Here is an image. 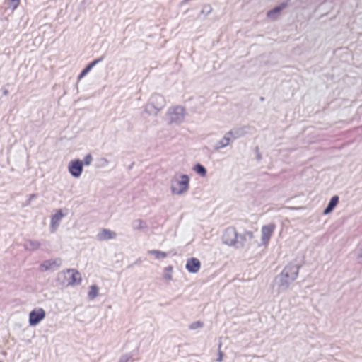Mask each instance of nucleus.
I'll list each match as a JSON object with an SVG mask.
<instances>
[{"instance_id":"2eb2a0df","label":"nucleus","mask_w":362,"mask_h":362,"mask_svg":"<svg viewBox=\"0 0 362 362\" xmlns=\"http://www.w3.org/2000/svg\"><path fill=\"white\" fill-rule=\"evenodd\" d=\"M117 233L115 231L110 230V229L103 228L97 235L98 240L104 241L115 238Z\"/></svg>"},{"instance_id":"f257e3e1","label":"nucleus","mask_w":362,"mask_h":362,"mask_svg":"<svg viewBox=\"0 0 362 362\" xmlns=\"http://www.w3.org/2000/svg\"><path fill=\"white\" fill-rule=\"evenodd\" d=\"M300 266L290 263L274 279L279 293L286 291L290 285L297 279Z\"/></svg>"},{"instance_id":"f704fd0d","label":"nucleus","mask_w":362,"mask_h":362,"mask_svg":"<svg viewBox=\"0 0 362 362\" xmlns=\"http://www.w3.org/2000/svg\"><path fill=\"white\" fill-rule=\"evenodd\" d=\"M3 94L4 95H7L8 94V90L7 89H5L3 90Z\"/></svg>"},{"instance_id":"20e7f679","label":"nucleus","mask_w":362,"mask_h":362,"mask_svg":"<svg viewBox=\"0 0 362 362\" xmlns=\"http://www.w3.org/2000/svg\"><path fill=\"white\" fill-rule=\"evenodd\" d=\"M169 124H179L184 121L185 109L180 105L170 107L168 110Z\"/></svg>"},{"instance_id":"e433bc0d","label":"nucleus","mask_w":362,"mask_h":362,"mask_svg":"<svg viewBox=\"0 0 362 362\" xmlns=\"http://www.w3.org/2000/svg\"><path fill=\"white\" fill-rule=\"evenodd\" d=\"M190 1V0H183V1H182V4H186V3H187L188 1Z\"/></svg>"},{"instance_id":"5701e85b","label":"nucleus","mask_w":362,"mask_h":362,"mask_svg":"<svg viewBox=\"0 0 362 362\" xmlns=\"http://www.w3.org/2000/svg\"><path fill=\"white\" fill-rule=\"evenodd\" d=\"M193 170L199 175H200L202 177H205L206 175V173H207V171H206V168L200 164V163H197L196 164L194 168H193Z\"/></svg>"},{"instance_id":"412c9836","label":"nucleus","mask_w":362,"mask_h":362,"mask_svg":"<svg viewBox=\"0 0 362 362\" xmlns=\"http://www.w3.org/2000/svg\"><path fill=\"white\" fill-rule=\"evenodd\" d=\"M132 226L134 230H144L148 228L146 223L141 219L134 220L132 222Z\"/></svg>"},{"instance_id":"39448f33","label":"nucleus","mask_w":362,"mask_h":362,"mask_svg":"<svg viewBox=\"0 0 362 362\" xmlns=\"http://www.w3.org/2000/svg\"><path fill=\"white\" fill-rule=\"evenodd\" d=\"M238 237V233L236 231L235 228L228 227L227 228L222 236L223 243L229 246H233L235 247L236 238Z\"/></svg>"},{"instance_id":"b1692460","label":"nucleus","mask_w":362,"mask_h":362,"mask_svg":"<svg viewBox=\"0 0 362 362\" xmlns=\"http://www.w3.org/2000/svg\"><path fill=\"white\" fill-rule=\"evenodd\" d=\"M98 295V287L96 285H92L90 287L88 296L89 299L93 300Z\"/></svg>"},{"instance_id":"423d86ee","label":"nucleus","mask_w":362,"mask_h":362,"mask_svg":"<svg viewBox=\"0 0 362 362\" xmlns=\"http://www.w3.org/2000/svg\"><path fill=\"white\" fill-rule=\"evenodd\" d=\"M46 316V313L44 309L41 308H35L29 313V325L30 326H36L38 325Z\"/></svg>"},{"instance_id":"393cba45","label":"nucleus","mask_w":362,"mask_h":362,"mask_svg":"<svg viewBox=\"0 0 362 362\" xmlns=\"http://www.w3.org/2000/svg\"><path fill=\"white\" fill-rule=\"evenodd\" d=\"M203 326H204L203 322H202L201 321H196V322L191 323L189 326V328L190 329H196L202 327Z\"/></svg>"},{"instance_id":"0eeeda50","label":"nucleus","mask_w":362,"mask_h":362,"mask_svg":"<svg viewBox=\"0 0 362 362\" xmlns=\"http://www.w3.org/2000/svg\"><path fill=\"white\" fill-rule=\"evenodd\" d=\"M71 274L69 280L68 281L69 286H74V285H79L81 283L82 279L81 275L79 272H78L75 269H67L65 272L60 273L58 274V278L60 277V276H64V274Z\"/></svg>"},{"instance_id":"7ed1b4c3","label":"nucleus","mask_w":362,"mask_h":362,"mask_svg":"<svg viewBox=\"0 0 362 362\" xmlns=\"http://www.w3.org/2000/svg\"><path fill=\"white\" fill-rule=\"evenodd\" d=\"M189 188V177L182 174L174 176L170 181L171 192L174 194L181 195L186 193Z\"/></svg>"},{"instance_id":"f03ea898","label":"nucleus","mask_w":362,"mask_h":362,"mask_svg":"<svg viewBox=\"0 0 362 362\" xmlns=\"http://www.w3.org/2000/svg\"><path fill=\"white\" fill-rule=\"evenodd\" d=\"M165 106L164 97L158 93H153L144 106V112L149 115L156 116Z\"/></svg>"},{"instance_id":"58836bf2","label":"nucleus","mask_w":362,"mask_h":362,"mask_svg":"<svg viewBox=\"0 0 362 362\" xmlns=\"http://www.w3.org/2000/svg\"><path fill=\"white\" fill-rule=\"evenodd\" d=\"M259 100H260V101H262H262H264V98L262 96V97H260Z\"/></svg>"},{"instance_id":"ddd939ff","label":"nucleus","mask_w":362,"mask_h":362,"mask_svg":"<svg viewBox=\"0 0 362 362\" xmlns=\"http://www.w3.org/2000/svg\"><path fill=\"white\" fill-rule=\"evenodd\" d=\"M249 129V126H243L240 127H235L227 132V135L231 137L232 141L245 136L247 133L246 129Z\"/></svg>"},{"instance_id":"1a4fd4ad","label":"nucleus","mask_w":362,"mask_h":362,"mask_svg":"<svg viewBox=\"0 0 362 362\" xmlns=\"http://www.w3.org/2000/svg\"><path fill=\"white\" fill-rule=\"evenodd\" d=\"M62 260L61 258L50 259L45 260L40 264V269L42 271H48L50 269H57L62 265Z\"/></svg>"},{"instance_id":"473e14b6","label":"nucleus","mask_w":362,"mask_h":362,"mask_svg":"<svg viewBox=\"0 0 362 362\" xmlns=\"http://www.w3.org/2000/svg\"><path fill=\"white\" fill-rule=\"evenodd\" d=\"M173 267L172 266H168L167 267L165 268V272H173Z\"/></svg>"},{"instance_id":"dca6fc26","label":"nucleus","mask_w":362,"mask_h":362,"mask_svg":"<svg viewBox=\"0 0 362 362\" xmlns=\"http://www.w3.org/2000/svg\"><path fill=\"white\" fill-rule=\"evenodd\" d=\"M105 58V56L103 55L102 57L93 60L90 63H89L80 73V74L78 76V79L81 80L82 78H83L85 76H86L88 72L98 63L102 62Z\"/></svg>"},{"instance_id":"f8f14e48","label":"nucleus","mask_w":362,"mask_h":362,"mask_svg":"<svg viewBox=\"0 0 362 362\" xmlns=\"http://www.w3.org/2000/svg\"><path fill=\"white\" fill-rule=\"evenodd\" d=\"M185 267L189 273L195 274L200 269L201 262L197 258L191 257L187 260Z\"/></svg>"},{"instance_id":"cd10ccee","label":"nucleus","mask_w":362,"mask_h":362,"mask_svg":"<svg viewBox=\"0 0 362 362\" xmlns=\"http://www.w3.org/2000/svg\"><path fill=\"white\" fill-rule=\"evenodd\" d=\"M212 11V8L210 5L207 4L204 6L202 13H205L206 15H209Z\"/></svg>"},{"instance_id":"72a5a7b5","label":"nucleus","mask_w":362,"mask_h":362,"mask_svg":"<svg viewBox=\"0 0 362 362\" xmlns=\"http://www.w3.org/2000/svg\"><path fill=\"white\" fill-rule=\"evenodd\" d=\"M222 358H223V353L221 351H219L218 358H217V361L221 362L222 361Z\"/></svg>"},{"instance_id":"4468645a","label":"nucleus","mask_w":362,"mask_h":362,"mask_svg":"<svg viewBox=\"0 0 362 362\" xmlns=\"http://www.w3.org/2000/svg\"><path fill=\"white\" fill-rule=\"evenodd\" d=\"M64 217V214L62 210H58L51 218L50 231L54 233L57 228L59 226L62 218Z\"/></svg>"},{"instance_id":"aec40b11","label":"nucleus","mask_w":362,"mask_h":362,"mask_svg":"<svg viewBox=\"0 0 362 362\" xmlns=\"http://www.w3.org/2000/svg\"><path fill=\"white\" fill-rule=\"evenodd\" d=\"M41 246V244L37 240H28L24 244V247L27 250H36Z\"/></svg>"},{"instance_id":"a878e982","label":"nucleus","mask_w":362,"mask_h":362,"mask_svg":"<svg viewBox=\"0 0 362 362\" xmlns=\"http://www.w3.org/2000/svg\"><path fill=\"white\" fill-rule=\"evenodd\" d=\"M92 161H93V157H92L91 154L88 153L84 157L83 161H82V162H83V165L84 164L85 165H90Z\"/></svg>"},{"instance_id":"a211bd4d","label":"nucleus","mask_w":362,"mask_h":362,"mask_svg":"<svg viewBox=\"0 0 362 362\" xmlns=\"http://www.w3.org/2000/svg\"><path fill=\"white\" fill-rule=\"evenodd\" d=\"M231 141V137H230L229 135H227V133H226L224 136L216 143V144L214 146V149L216 151H218L221 148L226 147L230 144Z\"/></svg>"},{"instance_id":"9b49d317","label":"nucleus","mask_w":362,"mask_h":362,"mask_svg":"<svg viewBox=\"0 0 362 362\" xmlns=\"http://www.w3.org/2000/svg\"><path fill=\"white\" fill-rule=\"evenodd\" d=\"M254 238L253 232L245 231L243 234L238 233V237L236 238L235 247L236 249L243 248L245 246V243L247 240H252Z\"/></svg>"},{"instance_id":"2f4dec72","label":"nucleus","mask_w":362,"mask_h":362,"mask_svg":"<svg viewBox=\"0 0 362 362\" xmlns=\"http://www.w3.org/2000/svg\"><path fill=\"white\" fill-rule=\"evenodd\" d=\"M163 278L167 280V281H170L172 280L173 279V276L171 274H165L164 276H163Z\"/></svg>"},{"instance_id":"4be33fe9","label":"nucleus","mask_w":362,"mask_h":362,"mask_svg":"<svg viewBox=\"0 0 362 362\" xmlns=\"http://www.w3.org/2000/svg\"><path fill=\"white\" fill-rule=\"evenodd\" d=\"M149 254H152L155 256L157 259H163L168 257V253L158 250H151L148 252Z\"/></svg>"},{"instance_id":"9d476101","label":"nucleus","mask_w":362,"mask_h":362,"mask_svg":"<svg viewBox=\"0 0 362 362\" xmlns=\"http://www.w3.org/2000/svg\"><path fill=\"white\" fill-rule=\"evenodd\" d=\"M276 226L274 223L263 226L261 230L262 241L263 245H267L274 233Z\"/></svg>"},{"instance_id":"c9c22d12","label":"nucleus","mask_w":362,"mask_h":362,"mask_svg":"<svg viewBox=\"0 0 362 362\" xmlns=\"http://www.w3.org/2000/svg\"><path fill=\"white\" fill-rule=\"evenodd\" d=\"M257 158L258 160H259L262 158L261 154L259 153H257Z\"/></svg>"},{"instance_id":"a19ab883","label":"nucleus","mask_w":362,"mask_h":362,"mask_svg":"<svg viewBox=\"0 0 362 362\" xmlns=\"http://www.w3.org/2000/svg\"><path fill=\"white\" fill-rule=\"evenodd\" d=\"M0 362H2V361H0Z\"/></svg>"},{"instance_id":"6e6552de","label":"nucleus","mask_w":362,"mask_h":362,"mask_svg":"<svg viewBox=\"0 0 362 362\" xmlns=\"http://www.w3.org/2000/svg\"><path fill=\"white\" fill-rule=\"evenodd\" d=\"M69 173L74 177H79L83 172V162L75 159L69 162L68 165Z\"/></svg>"},{"instance_id":"7c9ffc66","label":"nucleus","mask_w":362,"mask_h":362,"mask_svg":"<svg viewBox=\"0 0 362 362\" xmlns=\"http://www.w3.org/2000/svg\"><path fill=\"white\" fill-rule=\"evenodd\" d=\"M20 3V0H11V4L13 6V8H16Z\"/></svg>"},{"instance_id":"ea45409f","label":"nucleus","mask_w":362,"mask_h":362,"mask_svg":"<svg viewBox=\"0 0 362 362\" xmlns=\"http://www.w3.org/2000/svg\"><path fill=\"white\" fill-rule=\"evenodd\" d=\"M259 151V148L256 147V151Z\"/></svg>"},{"instance_id":"c756f323","label":"nucleus","mask_w":362,"mask_h":362,"mask_svg":"<svg viewBox=\"0 0 362 362\" xmlns=\"http://www.w3.org/2000/svg\"><path fill=\"white\" fill-rule=\"evenodd\" d=\"M357 258L362 259V244L358 246L357 250Z\"/></svg>"},{"instance_id":"bb28decb","label":"nucleus","mask_w":362,"mask_h":362,"mask_svg":"<svg viewBox=\"0 0 362 362\" xmlns=\"http://www.w3.org/2000/svg\"><path fill=\"white\" fill-rule=\"evenodd\" d=\"M37 194H30L28 200L26 201V202L25 204H23V206H29L32 200L35 199V198H37Z\"/></svg>"},{"instance_id":"6ab92c4d","label":"nucleus","mask_w":362,"mask_h":362,"mask_svg":"<svg viewBox=\"0 0 362 362\" xmlns=\"http://www.w3.org/2000/svg\"><path fill=\"white\" fill-rule=\"evenodd\" d=\"M287 6L286 2H283L280 5L274 7L273 9L267 12V16L269 18H275L276 14L279 13Z\"/></svg>"},{"instance_id":"f3484780","label":"nucleus","mask_w":362,"mask_h":362,"mask_svg":"<svg viewBox=\"0 0 362 362\" xmlns=\"http://www.w3.org/2000/svg\"><path fill=\"white\" fill-rule=\"evenodd\" d=\"M339 200V198L337 195L333 196L330 199V200H329L328 204L327 205V206L325 207V209H324L323 214H328L331 213L334 209V208L337 206V205L338 204Z\"/></svg>"},{"instance_id":"4c0bfd02","label":"nucleus","mask_w":362,"mask_h":362,"mask_svg":"<svg viewBox=\"0 0 362 362\" xmlns=\"http://www.w3.org/2000/svg\"><path fill=\"white\" fill-rule=\"evenodd\" d=\"M105 163H108V160L106 159V158H103L102 159Z\"/></svg>"},{"instance_id":"c85d7f7f","label":"nucleus","mask_w":362,"mask_h":362,"mask_svg":"<svg viewBox=\"0 0 362 362\" xmlns=\"http://www.w3.org/2000/svg\"><path fill=\"white\" fill-rule=\"evenodd\" d=\"M132 356L130 354H126L121 357L119 362H128L129 361L132 360Z\"/></svg>"}]
</instances>
